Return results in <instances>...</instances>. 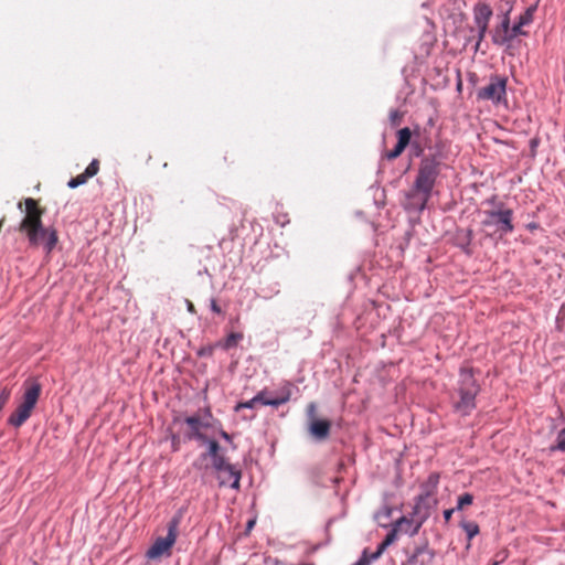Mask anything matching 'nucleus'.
<instances>
[{"label": "nucleus", "mask_w": 565, "mask_h": 565, "mask_svg": "<svg viewBox=\"0 0 565 565\" xmlns=\"http://www.w3.org/2000/svg\"><path fill=\"white\" fill-rule=\"evenodd\" d=\"M28 215L23 217L19 230L25 232L29 244L39 246L43 244L46 254H50L57 244V233L55 230H47L43 226L41 212L36 207L35 200L29 198L25 200Z\"/></svg>", "instance_id": "f257e3e1"}, {"label": "nucleus", "mask_w": 565, "mask_h": 565, "mask_svg": "<svg viewBox=\"0 0 565 565\" xmlns=\"http://www.w3.org/2000/svg\"><path fill=\"white\" fill-rule=\"evenodd\" d=\"M479 392L480 385L472 369L461 367L456 393L452 396L454 409L462 416L469 415L476 408V396Z\"/></svg>", "instance_id": "f03ea898"}, {"label": "nucleus", "mask_w": 565, "mask_h": 565, "mask_svg": "<svg viewBox=\"0 0 565 565\" xmlns=\"http://www.w3.org/2000/svg\"><path fill=\"white\" fill-rule=\"evenodd\" d=\"M507 83V77L492 75L489 83L479 89L478 98L491 100L494 104H499L502 100H505Z\"/></svg>", "instance_id": "7ed1b4c3"}, {"label": "nucleus", "mask_w": 565, "mask_h": 565, "mask_svg": "<svg viewBox=\"0 0 565 565\" xmlns=\"http://www.w3.org/2000/svg\"><path fill=\"white\" fill-rule=\"evenodd\" d=\"M177 542V532H168L166 536H158L146 552L149 561H160L172 554L173 545Z\"/></svg>", "instance_id": "20e7f679"}, {"label": "nucleus", "mask_w": 565, "mask_h": 565, "mask_svg": "<svg viewBox=\"0 0 565 565\" xmlns=\"http://www.w3.org/2000/svg\"><path fill=\"white\" fill-rule=\"evenodd\" d=\"M438 174L437 167L431 161H424L416 178V189L424 194V202L427 201Z\"/></svg>", "instance_id": "39448f33"}, {"label": "nucleus", "mask_w": 565, "mask_h": 565, "mask_svg": "<svg viewBox=\"0 0 565 565\" xmlns=\"http://www.w3.org/2000/svg\"><path fill=\"white\" fill-rule=\"evenodd\" d=\"M437 504V498L418 497L411 516V524L414 530H418L423 523L431 515Z\"/></svg>", "instance_id": "423d86ee"}, {"label": "nucleus", "mask_w": 565, "mask_h": 565, "mask_svg": "<svg viewBox=\"0 0 565 565\" xmlns=\"http://www.w3.org/2000/svg\"><path fill=\"white\" fill-rule=\"evenodd\" d=\"M492 13L491 7L487 3H478L473 8V20L478 29V36L475 46L476 52L480 49V44L486 36Z\"/></svg>", "instance_id": "0eeeda50"}, {"label": "nucleus", "mask_w": 565, "mask_h": 565, "mask_svg": "<svg viewBox=\"0 0 565 565\" xmlns=\"http://www.w3.org/2000/svg\"><path fill=\"white\" fill-rule=\"evenodd\" d=\"M503 204H500L498 210L484 211V215L494 217V225L498 226V231L501 234H509L514 231L512 223L513 211L511 209H502Z\"/></svg>", "instance_id": "6e6552de"}, {"label": "nucleus", "mask_w": 565, "mask_h": 565, "mask_svg": "<svg viewBox=\"0 0 565 565\" xmlns=\"http://www.w3.org/2000/svg\"><path fill=\"white\" fill-rule=\"evenodd\" d=\"M512 10V6H510L509 10L503 14L502 21L499 25H497L492 32V42L498 45L502 46L511 42L510 36V12Z\"/></svg>", "instance_id": "1a4fd4ad"}, {"label": "nucleus", "mask_w": 565, "mask_h": 565, "mask_svg": "<svg viewBox=\"0 0 565 565\" xmlns=\"http://www.w3.org/2000/svg\"><path fill=\"white\" fill-rule=\"evenodd\" d=\"M33 407L21 403L17 409L9 416L8 424L12 427H21L31 416Z\"/></svg>", "instance_id": "9d476101"}, {"label": "nucleus", "mask_w": 565, "mask_h": 565, "mask_svg": "<svg viewBox=\"0 0 565 565\" xmlns=\"http://www.w3.org/2000/svg\"><path fill=\"white\" fill-rule=\"evenodd\" d=\"M309 433L316 440L326 439L330 433V422L313 418L309 422Z\"/></svg>", "instance_id": "9b49d317"}, {"label": "nucleus", "mask_w": 565, "mask_h": 565, "mask_svg": "<svg viewBox=\"0 0 565 565\" xmlns=\"http://www.w3.org/2000/svg\"><path fill=\"white\" fill-rule=\"evenodd\" d=\"M220 487H230L237 490L239 488L241 471L232 466L231 472H220L216 475Z\"/></svg>", "instance_id": "f8f14e48"}, {"label": "nucleus", "mask_w": 565, "mask_h": 565, "mask_svg": "<svg viewBox=\"0 0 565 565\" xmlns=\"http://www.w3.org/2000/svg\"><path fill=\"white\" fill-rule=\"evenodd\" d=\"M396 137L397 142L394 149L391 150V159L401 156L405 148L411 143L412 131L408 127H404L396 132Z\"/></svg>", "instance_id": "ddd939ff"}, {"label": "nucleus", "mask_w": 565, "mask_h": 565, "mask_svg": "<svg viewBox=\"0 0 565 565\" xmlns=\"http://www.w3.org/2000/svg\"><path fill=\"white\" fill-rule=\"evenodd\" d=\"M434 554L426 547L416 548L405 565H434Z\"/></svg>", "instance_id": "4468645a"}, {"label": "nucleus", "mask_w": 565, "mask_h": 565, "mask_svg": "<svg viewBox=\"0 0 565 565\" xmlns=\"http://www.w3.org/2000/svg\"><path fill=\"white\" fill-rule=\"evenodd\" d=\"M41 384L38 382H25L24 383V393H23V404H26L31 407H35L36 402L41 394Z\"/></svg>", "instance_id": "2eb2a0df"}, {"label": "nucleus", "mask_w": 565, "mask_h": 565, "mask_svg": "<svg viewBox=\"0 0 565 565\" xmlns=\"http://www.w3.org/2000/svg\"><path fill=\"white\" fill-rule=\"evenodd\" d=\"M387 545H388V533L382 540V542L380 543V545L375 552L369 554V551L364 550L361 558L353 565H369L373 559H376L382 554V552L386 548Z\"/></svg>", "instance_id": "dca6fc26"}, {"label": "nucleus", "mask_w": 565, "mask_h": 565, "mask_svg": "<svg viewBox=\"0 0 565 565\" xmlns=\"http://www.w3.org/2000/svg\"><path fill=\"white\" fill-rule=\"evenodd\" d=\"M439 483V475L433 472L428 476L427 480L422 486V493L418 497L436 498V491Z\"/></svg>", "instance_id": "f3484780"}, {"label": "nucleus", "mask_w": 565, "mask_h": 565, "mask_svg": "<svg viewBox=\"0 0 565 565\" xmlns=\"http://www.w3.org/2000/svg\"><path fill=\"white\" fill-rule=\"evenodd\" d=\"M201 444L206 446V451L202 452L207 459H215L225 455L217 440L206 437Z\"/></svg>", "instance_id": "a211bd4d"}, {"label": "nucleus", "mask_w": 565, "mask_h": 565, "mask_svg": "<svg viewBox=\"0 0 565 565\" xmlns=\"http://www.w3.org/2000/svg\"><path fill=\"white\" fill-rule=\"evenodd\" d=\"M299 393V387L289 381H284L279 388L275 392L276 396L282 398L284 403L291 399L295 394Z\"/></svg>", "instance_id": "6ab92c4d"}, {"label": "nucleus", "mask_w": 565, "mask_h": 565, "mask_svg": "<svg viewBox=\"0 0 565 565\" xmlns=\"http://www.w3.org/2000/svg\"><path fill=\"white\" fill-rule=\"evenodd\" d=\"M386 497H387V493L384 492L383 493L384 503H383L382 508L373 515L374 521L377 523L379 526H381L383 529L388 527V504L386 503Z\"/></svg>", "instance_id": "aec40b11"}, {"label": "nucleus", "mask_w": 565, "mask_h": 565, "mask_svg": "<svg viewBox=\"0 0 565 565\" xmlns=\"http://www.w3.org/2000/svg\"><path fill=\"white\" fill-rule=\"evenodd\" d=\"M232 466L225 455L211 460V468L214 470L215 475L220 472H231Z\"/></svg>", "instance_id": "412c9836"}, {"label": "nucleus", "mask_w": 565, "mask_h": 565, "mask_svg": "<svg viewBox=\"0 0 565 565\" xmlns=\"http://www.w3.org/2000/svg\"><path fill=\"white\" fill-rule=\"evenodd\" d=\"M242 339L243 334L241 332H231L223 341L216 342L215 345L227 351L235 348Z\"/></svg>", "instance_id": "4be33fe9"}, {"label": "nucleus", "mask_w": 565, "mask_h": 565, "mask_svg": "<svg viewBox=\"0 0 565 565\" xmlns=\"http://www.w3.org/2000/svg\"><path fill=\"white\" fill-rule=\"evenodd\" d=\"M370 191L372 192V195H373V202H374V205L376 207H383L385 206V199H386V194H385V189H379V188H375L374 185H372L370 188Z\"/></svg>", "instance_id": "5701e85b"}, {"label": "nucleus", "mask_w": 565, "mask_h": 565, "mask_svg": "<svg viewBox=\"0 0 565 565\" xmlns=\"http://www.w3.org/2000/svg\"><path fill=\"white\" fill-rule=\"evenodd\" d=\"M537 10V2L529 7L523 14L520 15L519 21L521 24L529 25L534 20V13Z\"/></svg>", "instance_id": "b1692460"}, {"label": "nucleus", "mask_w": 565, "mask_h": 565, "mask_svg": "<svg viewBox=\"0 0 565 565\" xmlns=\"http://www.w3.org/2000/svg\"><path fill=\"white\" fill-rule=\"evenodd\" d=\"M473 499H475L473 495L471 493H468V492L459 495L458 500H457L456 510L457 511H462L467 507H470L473 503Z\"/></svg>", "instance_id": "393cba45"}, {"label": "nucleus", "mask_w": 565, "mask_h": 565, "mask_svg": "<svg viewBox=\"0 0 565 565\" xmlns=\"http://www.w3.org/2000/svg\"><path fill=\"white\" fill-rule=\"evenodd\" d=\"M192 467L198 471L206 472L210 468L207 458L203 454H200V456L192 462Z\"/></svg>", "instance_id": "a878e982"}, {"label": "nucleus", "mask_w": 565, "mask_h": 565, "mask_svg": "<svg viewBox=\"0 0 565 565\" xmlns=\"http://www.w3.org/2000/svg\"><path fill=\"white\" fill-rule=\"evenodd\" d=\"M186 439L202 443L207 436L200 428H190L185 434Z\"/></svg>", "instance_id": "bb28decb"}, {"label": "nucleus", "mask_w": 565, "mask_h": 565, "mask_svg": "<svg viewBox=\"0 0 565 565\" xmlns=\"http://www.w3.org/2000/svg\"><path fill=\"white\" fill-rule=\"evenodd\" d=\"M98 170H99V162H98L97 159H93L92 162L87 166V168L83 172V174L87 179H90V178H93L94 175L97 174Z\"/></svg>", "instance_id": "cd10ccee"}, {"label": "nucleus", "mask_w": 565, "mask_h": 565, "mask_svg": "<svg viewBox=\"0 0 565 565\" xmlns=\"http://www.w3.org/2000/svg\"><path fill=\"white\" fill-rule=\"evenodd\" d=\"M87 178L81 173L78 175H76L75 178H72L68 182H67V186L70 189H75L82 184H85L87 182Z\"/></svg>", "instance_id": "c85d7f7f"}, {"label": "nucleus", "mask_w": 565, "mask_h": 565, "mask_svg": "<svg viewBox=\"0 0 565 565\" xmlns=\"http://www.w3.org/2000/svg\"><path fill=\"white\" fill-rule=\"evenodd\" d=\"M215 348H217V345L215 344L202 347L198 350L196 354L200 358H211L214 353Z\"/></svg>", "instance_id": "c756f323"}, {"label": "nucleus", "mask_w": 565, "mask_h": 565, "mask_svg": "<svg viewBox=\"0 0 565 565\" xmlns=\"http://www.w3.org/2000/svg\"><path fill=\"white\" fill-rule=\"evenodd\" d=\"M184 423L189 426V428H200L202 429L201 417L198 415L188 416L184 418Z\"/></svg>", "instance_id": "7c9ffc66"}, {"label": "nucleus", "mask_w": 565, "mask_h": 565, "mask_svg": "<svg viewBox=\"0 0 565 565\" xmlns=\"http://www.w3.org/2000/svg\"><path fill=\"white\" fill-rule=\"evenodd\" d=\"M525 26L524 24H521V22L518 20V22L513 25V26H510V36H511V41L516 38L518 35H525L526 32H524L522 30V28Z\"/></svg>", "instance_id": "2f4dec72"}, {"label": "nucleus", "mask_w": 565, "mask_h": 565, "mask_svg": "<svg viewBox=\"0 0 565 565\" xmlns=\"http://www.w3.org/2000/svg\"><path fill=\"white\" fill-rule=\"evenodd\" d=\"M258 399H260L259 396H254L249 401L238 403L235 407V411H239L241 408H254L255 405L258 403Z\"/></svg>", "instance_id": "473e14b6"}, {"label": "nucleus", "mask_w": 565, "mask_h": 565, "mask_svg": "<svg viewBox=\"0 0 565 565\" xmlns=\"http://www.w3.org/2000/svg\"><path fill=\"white\" fill-rule=\"evenodd\" d=\"M385 139H386V135H385V131H384L383 135H382V143H383L384 148H383L382 153H381V162H380V167H379L377 173H382L383 172V162H384L385 159H388V150L385 148Z\"/></svg>", "instance_id": "72a5a7b5"}, {"label": "nucleus", "mask_w": 565, "mask_h": 565, "mask_svg": "<svg viewBox=\"0 0 565 565\" xmlns=\"http://www.w3.org/2000/svg\"><path fill=\"white\" fill-rule=\"evenodd\" d=\"M556 441L557 445L555 448L561 451H565V428L558 431Z\"/></svg>", "instance_id": "f704fd0d"}, {"label": "nucleus", "mask_w": 565, "mask_h": 565, "mask_svg": "<svg viewBox=\"0 0 565 565\" xmlns=\"http://www.w3.org/2000/svg\"><path fill=\"white\" fill-rule=\"evenodd\" d=\"M284 401L282 398L278 397V396H275V397H269L268 401H265L264 402V406H271L274 408H277L279 407L280 405H284Z\"/></svg>", "instance_id": "c9c22d12"}, {"label": "nucleus", "mask_w": 565, "mask_h": 565, "mask_svg": "<svg viewBox=\"0 0 565 565\" xmlns=\"http://www.w3.org/2000/svg\"><path fill=\"white\" fill-rule=\"evenodd\" d=\"M9 397H10V392L8 390H3L1 393H0V412L2 411V408L4 407V405L7 404V402L9 401Z\"/></svg>", "instance_id": "e433bc0d"}, {"label": "nucleus", "mask_w": 565, "mask_h": 565, "mask_svg": "<svg viewBox=\"0 0 565 565\" xmlns=\"http://www.w3.org/2000/svg\"><path fill=\"white\" fill-rule=\"evenodd\" d=\"M9 397H10V392L8 390H3L1 393H0V412L2 411V408L4 407V405L7 404V402L9 401Z\"/></svg>", "instance_id": "4c0bfd02"}, {"label": "nucleus", "mask_w": 565, "mask_h": 565, "mask_svg": "<svg viewBox=\"0 0 565 565\" xmlns=\"http://www.w3.org/2000/svg\"><path fill=\"white\" fill-rule=\"evenodd\" d=\"M218 435H220V437H221V438H223L226 443H228V444L232 446V448H233V449H235V448H236V446H235V445H233V438H232V436H231L228 433H226L224 429H220V430H218Z\"/></svg>", "instance_id": "58836bf2"}, {"label": "nucleus", "mask_w": 565, "mask_h": 565, "mask_svg": "<svg viewBox=\"0 0 565 565\" xmlns=\"http://www.w3.org/2000/svg\"><path fill=\"white\" fill-rule=\"evenodd\" d=\"M211 418H212V414H211L210 409H206L205 416L201 417V424H203L202 428H210L211 427V423H210Z\"/></svg>", "instance_id": "ea45409f"}, {"label": "nucleus", "mask_w": 565, "mask_h": 565, "mask_svg": "<svg viewBox=\"0 0 565 565\" xmlns=\"http://www.w3.org/2000/svg\"><path fill=\"white\" fill-rule=\"evenodd\" d=\"M316 404L315 403H310L307 407V416H308V419L309 422L312 420L313 418H316Z\"/></svg>", "instance_id": "a19ab883"}, {"label": "nucleus", "mask_w": 565, "mask_h": 565, "mask_svg": "<svg viewBox=\"0 0 565 565\" xmlns=\"http://www.w3.org/2000/svg\"><path fill=\"white\" fill-rule=\"evenodd\" d=\"M210 308L211 310L214 312V313H217V315H221L222 313V309L221 307L217 305L216 300L215 299H211V305H210Z\"/></svg>", "instance_id": "79ce46f5"}, {"label": "nucleus", "mask_w": 565, "mask_h": 565, "mask_svg": "<svg viewBox=\"0 0 565 565\" xmlns=\"http://www.w3.org/2000/svg\"><path fill=\"white\" fill-rule=\"evenodd\" d=\"M267 395H268V392L266 390H262L255 396H259L260 399H258V403L264 405V402L269 399V397Z\"/></svg>", "instance_id": "37998d69"}, {"label": "nucleus", "mask_w": 565, "mask_h": 565, "mask_svg": "<svg viewBox=\"0 0 565 565\" xmlns=\"http://www.w3.org/2000/svg\"><path fill=\"white\" fill-rule=\"evenodd\" d=\"M179 526V521L173 518L167 525V530H177V527Z\"/></svg>", "instance_id": "c03bdc74"}, {"label": "nucleus", "mask_w": 565, "mask_h": 565, "mask_svg": "<svg viewBox=\"0 0 565 565\" xmlns=\"http://www.w3.org/2000/svg\"><path fill=\"white\" fill-rule=\"evenodd\" d=\"M482 225L484 227L493 226L494 225V217L486 216V218L482 221Z\"/></svg>", "instance_id": "a18cd8bd"}, {"label": "nucleus", "mask_w": 565, "mask_h": 565, "mask_svg": "<svg viewBox=\"0 0 565 565\" xmlns=\"http://www.w3.org/2000/svg\"><path fill=\"white\" fill-rule=\"evenodd\" d=\"M278 292H279V289H278V287H277V286H275V287L271 289V294H265V295H263V297H264L265 299H268V298H270L273 295H277Z\"/></svg>", "instance_id": "49530a36"}, {"label": "nucleus", "mask_w": 565, "mask_h": 565, "mask_svg": "<svg viewBox=\"0 0 565 565\" xmlns=\"http://www.w3.org/2000/svg\"><path fill=\"white\" fill-rule=\"evenodd\" d=\"M456 511V508L455 509H449V510H445L444 511V516H445V520L448 521L451 516V514Z\"/></svg>", "instance_id": "de8ad7c7"}, {"label": "nucleus", "mask_w": 565, "mask_h": 565, "mask_svg": "<svg viewBox=\"0 0 565 565\" xmlns=\"http://www.w3.org/2000/svg\"><path fill=\"white\" fill-rule=\"evenodd\" d=\"M256 521L255 519H250L246 522V526H245V530H252L255 525Z\"/></svg>", "instance_id": "09e8293b"}, {"label": "nucleus", "mask_w": 565, "mask_h": 565, "mask_svg": "<svg viewBox=\"0 0 565 565\" xmlns=\"http://www.w3.org/2000/svg\"><path fill=\"white\" fill-rule=\"evenodd\" d=\"M177 441H178V437L175 435L172 436V446H173V449L177 450Z\"/></svg>", "instance_id": "8fccbe9b"}, {"label": "nucleus", "mask_w": 565, "mask_h": 565, "mask_svg": "<svg viewBox=\"0 0 565 565\" xmlns=\"http://www.w3.org/2000/svg\"><path fill=\"white\" fill-rule=\"evenodd\" d=\"M398 532H391V544L396 540V535Z\"/></svg>", "instance_id": "3c124183"}, {"label": "nucleus", "mask_w": 565, "mask_h": 565, "mask_svg": "<svg viewBox=\"0 0 565 565\" xmlns=\"http://www.w3.org/2000/svg\"><path fill=\"white\" fill-rule=\"evenodd\" d=\"M479 532H467L468 540L470 541L475 535H477Z\"/></svg>", "instance_id": "603ef678"}, {"label": "nucleus", "mask_w": 565, "mask_h": 565, "mask_svg": "<svg viewBox=\"0 0 565 565\" xmlns=\"http://www.w3.org/2000/svg\"><path fill=\"white\" fill-rule=\"evenodd\" d=\"M372 227H373V230H374V231H376V225H375V223H372Z\"/></svg>", "instance_id": "864d4df0"}, {"label": "nucleus", "mask_w": 565, "mask_h": 565, "mask_svg": "<svg viewBox=\"0 0 565 565\" xmlns=\"http://www.w3.org/2000/svg\"><path fill=\"white\" fill-rule=\"evenodd\" d=\"M471 233H472L471 231H468V237H469V239L471 238Z\"/></svg>", "instance_id": "5fc2aeb1"}, {"label": "nucleus", "mask_w": 565, "mask_h": 565, "mask_svg": "<svg viewBox=\"0 0 565 565\" xmlns=\"http://www.w3.org/2000/svg\"><path fill=\"white\" fill-rule=\"evenodd\" d=\"M471 530L478 531L479 529L477 525H475Z\"/></svg>", "instance_id": "6e6d98bb"}]
</instances>
